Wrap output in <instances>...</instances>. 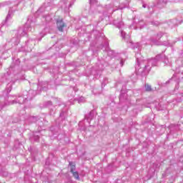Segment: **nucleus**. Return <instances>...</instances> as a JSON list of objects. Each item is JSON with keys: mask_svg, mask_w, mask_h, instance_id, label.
I'll use <instances>...</instances> for the list:
<instances>
[{"mask_svg": "<svg viewBox=\"0 0 183 183\" xmlns=\"http://www.w3.org/2000/svg\"><path fill=\"white\" fill-rule=\"evenodd\" d=\"M56 26H57L58 30L60 32H64V29L66 28V24L64 23V21L62 19H59L57 21Z\"/></svg>", "mask_w": 183, "mask_h": 183, "instance_id": "f257e3e1", "label": "nucleus"}, {"mask_svg": "<svg viewBox=\"0 0 183 183\" xmlns=\"http://www.w3.org/2000/svg\"><path fill=\"white\" fill-rule=\"evenodd\" d=\"M145 89H146L147 92H151V91H152V87H151V85H149V84H146Z\"/></svg>", "mask_w": 183, "mask_h": 183, "instance_id": "f03ea898", "label": "nucleus"}, {"mask_svg": "<svg viewBox=\"0 0 183 183\" xmlns=\"http://www.w3.org/2000/svg\"><path fill=\"white\" fill-rule=\"evenodd\" d=\"M71 174H73V177H74V178L76 179H79V174L78 173V172H71Z\"/></svg>", "mask_w": 183, "mask_h": 183, "instance_id": "7ed1b4c3", "label": "nucleus"}, {"mask_svg": "<svg viewBox=\"0 0 183 183\" xmlns=\"http://www.w3.org/2000/svg\"><path fill=\"white\" fill-rule=\"evenodd\" d=\"M69 165L71 167L70 172H74V171H75V168H76L75 164H72V162H70Z\"/></svg>", "mask_w": 183, "mask_h": 183, "instance_id": "20e7f679", "label": "nucleus"}]
</instances>
